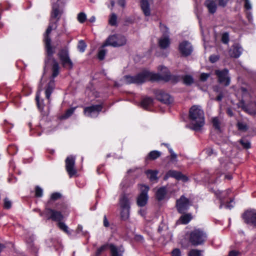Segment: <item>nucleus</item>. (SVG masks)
Here are the masks:
<instances>
[{"instance_id":"obj_62","label":"nucleus","mask_w":256,"mask_h":256,"mask_svg":"<svg viewBox=\"0 0 256 256\" xmlns=\"http://www.w3.org/2000/svg\"><path fill=\"white\" fill-rule=\"evenodd\" d=\"M238 252L235 250H232L230 252L228 256H237Z\"/></svg>"},{"instance_id":"obj_46","label":"nucleus","mask_w":256,"mask_h":256,"mask_svg":"<svg viewBox=\"0 0 256 256\" xmlns=\"http://www.w3.org/2000/svg\"><path fill=\"white\" fill-rule=\"evenodd\" d=\"M106 50L103 48L100 50L98 52V58L100 60H102L104 59L106 54Z\"/></svg>"},{"instance_id":"obj_53","label":"nucleus","mask_w":256,"mask_h":256,"mask_svg":"<svg viewBox=\"0 0 256 256\" xmlns=\"http://www.w3.org/2000/svg\"><path fill=\"white\" fill-rule=\"evenodd\" d=\"M106 245H104L99 248L96 252V256H99L100 254L106 250Z\"/></svg>"},{"instance_id":"obj_51","label":"nucleus","mask_w":256,"mask_h":256,"mask_svg":"<svg viewBox=\"0 0 256 256\" xmlns=\"http://www.w3.org/2000/svg\"><path fill=\"white\" fill-rule=\"evenodd\" d=\"M12 202L8 198H5L4 200V206L5 208L9 209L11 208Z\"/></svg>"},{"instance_id":"obj_41","label":"nucleus","mask_w":256,"mask_h":256,"mask_svg":"<svg viewBox=\"0 0 256 256\" xmlns=\"http://www.w3.org/2000/svg\"><path fill=\"white\" fill-rule=\"evenodd\" d=\"M35 196L37 198H41L43 196V190L38 186L35 188Z\"/></svg>"},{"instance_id":"obj_63","label":"nucleus","mask_w":256,"mask_h":256,"mask_svg":"<svg viewBox=\"0 0 256 256\" xmlns=\"http://www.w3.org/2000/svg\"><path fill=\"white\" fill-rule=\"evenodd\" d=\"M247 18L250 22L252 20V16L250 12H247Z\"/></svg>"},{"instance_id":"obj_16","label":"nucleus","mask_w":256,"mask_h":256,"mask_svg":"<svg viewBox=\"0 0 256 256\" xmlns=\"http://www.w3.org/2000/svg\"><path fill=\"white\" fill-rule=\"evenodd\" d=\"M155 95L156 98L161 102L170 104L173 101V98L167 93L162 90H156L155 92Z\"/></svg>"},{"instance_id":"obj_57","label":"nucleus","mask_w":256,"mask_h":256,"mask_svg":"<svg viewBox=\"0 0 256 256\" xmlns=\"http://www.w3.org/2000/svg\"><path fill=\"white\" fill-rule=\"evenodd\" d=\"M229 0H218V5L222 7H224Z\"/></svg>"},{"instance_id":"obj_20","label":"nucleus","mask_w":256,"mask_h":256,"mask_svg":"<svg viewBox=\"0 0 256 256\" xmlns=\"http://www.w3.org/2000/svg\"><path fill=\"white\" fill-rule=\"evenodd\" d=\"M210 14H214L217 10V4L214 0H206L204 4Z\"/></svg>"},{"instance_id":"obj_47","label":"nucleus","mask_w":256,"mask_h":256,"mask_svg":"<svg viewBox=\"0 0 256 256\" xmlns=\"http://www.w3.org/2000/svg\"><path fill=\"white\" fill-rule=\"evenodd\" d=\"M238 130L242 131H246L248 128L247 125L245 123L242 122H238Z\"/></svg>"},{"instance_id":"obj_43","label":"nucleus","mask_w":256,"mask_h":256,"mask_svg":"<svg viewBox=\"0 0 256 256\" xmlns=\"http://www.w3.org/2000/svg\"><path fill=\"white\" fill-rule=\"evenodd\" d=\"M218 89H219V87L218 86H216L214 88V91H215L217 92H220V94H218V95L216 98V100L220 102L222 100V98H224V94H222V92H220Z\"/></svg>"},{"instance_id":"obj_48","label":"nucleus","mask_w":256,"mask_h":256,"mask_svg":"<svg viewBox=\"0 0 256 256\" xmlns=\"http://www.w3.org/2000/svg\"><path fill=\"white\" fill-rule=\"evenodd\" d=\"M62 195L59 192L52 193L50 196V200H56L60 198Z\"/></svg>"},{"instance_id":"obj_29","label":"nucleus","mask_w":256,"mask_h":256,"mask_svg":"<svg viewBox=\"0 0 256 256\" xmlns=\"http://www.w3.org/2000/svg\"><path fill=\"white\" fill-rule=\"evenodd\" d=\"M212 124L213 127L218 132H221L220 129V120L218 117H214L212 118Z\"/></svg>"},{"instance_id":"obj_10","label":"nucleus","mask_w":256,"mask_h":256,"mask_svg":"<svg viewBox=\"0 0 256 256\" xmlns=\"http://www.w3.org/2000/svg\"><path fill=\"white\" fill-rule=\"evenodd\" d=\"M215 74L218 77V81L219 83L224 84L226 86H229L230 82V77L228 69L216 70H215Z\"/></svg>"},{"instance_id":"obj_56","label":"nucleus","mask_w":256,"mask_h":256,"mask_svg":"<svg viewBox=\"0 0 256 256\" xmlns=\"http://www.w3.org/2000/svg\"><path fill=\"white\" fill-rule=\"evenodd\" d=\"M219 59V56L216 55H212L210 56V60L211 62L214 63L218 61Z\"/></svg>"},{"instance_id":"obj_45","label":"nucleus","mask_w":256,"mask_h":256,"mask_svg":"<svg viewBox=\"0 0 256 256\" xmlns=\"http://www.w3.org/2000/svg\"><path fill=\"white\" fill-rule=\"evenodd\" d=\"M204 152L208 156H211L212 154L216 155V152L210 147L205 148Z\"/></svg>"},{"instance_id":"obj_7","label":"nucleus","mask_w":256,"mask_h":256,"mask_svg":"<svg viewBox=\"0 0 256 256\" xmlns=\"http://www.w3.org/2000/svg\"><path fill=\"white\" fill-rule=\"evenodd\" d=\"M126 39L125 36L121 34H114L109 36L105 42L102 44V47L104 48L108 46L113 47H119L126 44Z\"/></svg>"},{"instance_id":"obj_1","label":"nucleus","mask_w":256,"mask_h":256,"mask_svg":"<svg viewBox=\"0 0 256 256\" xmlns=\"http://www.w3.org/2000/svg\"><path fill=\"white\" fill-rule=\"evenodd\" d=\"M57 2L56 4H53L52 6V11L49 26L44 34V42L45 44V48L46 52V58L45 60V66H48L50 65L52 66V79L48 83L45 90L46 98L47 100V104H44V100L40 99V91H38L36 96V101L38 108L42 110L44 106L49 108L50 102V95L52 92L54 88L55 83L54 78L58 74L60 66L58 62L53 58V54L54 53V50L51 46V39L49 34L52 30L57 28L58 22L59 20L61 14L62 12V6H60Z\"/></svg>"},{"instance_id":"obj_13","label":"nucleus","mask_w":256,"mask_h":256,"mask_svg":"<svg viewBox=\"0 0 256 256\" xmlns=\"http://www.w3.org/2000/svg\"><path fill=\"white\" fill-rule=\"evenodd\" d=\"M102 109V104L92 105L84 108V114L88 117L96 118Z\"/></svg>"},{"instance_id":"obj_3","label":"nucleus","mask_w":256,"mask_h":256,"mask_svg":"<svg viewBox=\"0 0 256 256\" xmlns=\"http://www.w3.org/2000/svg\"><path fill=\"white\" fill-rule=\"evenodd\" d=\"M191 123L188 127L195 131L200 130L204 124V112L199 106H193L190 110Z\"/></svg>"},{"instance_id":"obj_30","label":"nucleus","mask_w":256,"mask_h":256,"mask_svg":"<svg viewBox=\"0 0 256 256\" xmlns=\"http://www.w3.org/2000/svg\"><path fill=\"white\" fill-rule=\"evenodd\" d=\"M133 184L134 182L130 181L128 178H124L120 183V187L122 190H124Z\"/></svg>"},{"instance_id":"obj_38","label":"nucleus","mask_w":256,"mask_h":256,"mask_svg":"<svg viewBox=\"0 0 256 256\" xmlns=\"http://www.w3.org/2000/svg\"><path fill=\"white\" fill-rule=\"evenodd\" d=\"M202 250H198L196 249H193L190 251L188 256H202Z\"/></svg>"},{"instance_id":"obj_34","label":"nucleus","mask_w":256,"mask_h":256,"mask_svg":"<svg viewBox=\"0 0 256 256\" xmlns=\"http://www.w3.org/2000/svg\"><path fill=\"white\" fill-rule=\"evenodd\" d=\"M192 218V215L190 214H188L182 216L180 218V220L182 224H187L190 222Z\"/></svg>"},{"instance_id":"obj_37","label":"nucleus","mask_w":256,"mask_h":256,"mask_svg":"<svg viewBox=\"0 0 256 256\" xmlns=\"http://www.w3.org/2000/svg\"><path fill=\"white\" fill-rule=\"evenodd\" d=\"M117 16L115 14H112L108 20L109 24L110 26H114L116 25Z\"/></svg>"},{"instance_id":"obj_64","label":"nucleus","mask_w":256,"mask_h":256,"mask_svg":"<svg viewBox=\"0 0 256 256\" xmlns=\"http://www.w3.org/2000/svg\"><path fill=\"white\" fill-rule=\"evenodd\" d=\"M233 201H234V200H230V203H229V204H226V205L225 206L226 208H229V209H231L232 208H233V207H234V206L230 204V203L233 202Z\"/></svg>"},{"instance_id":"obj_18","label":"nucleus","mask_w":256,"mask_h":256,"mask_svg":"<svg viewBox=\"0 0 256 256\" xmlns=\"http://www.w3.org/2000/svg\"><path fill=\"white\" fill-rule=\"evenodd\" d=\"M229 190L221 192L219 190L214 192L215 195L220 201V208H222L225 202V198L228 196Z\"/></svg>"},{"instance_id":"obj_28","label":"nucleus","mask_w":256,"mask_h":256,"mask_svg":"<svg viewBox=\"0 0 256 256\" xmlns=\"http://www.w3.org/2000/svg\"><path fill=\"white\" fill-rule=\"evenodd\" d=\"M153 102V100L149 97H146L144 98L141 102L142 106L145 108L147 109L152 104Z\"/></svg>"},{"instance_id":"obj_21","label":"nucleus","mask_w":256,"mask_h":256,"mask_svg":"<svg viewBox=\"0 0 256 256\" xmlns=\"http://www.w3.org/2000/svg\"><path fill=\"white\" fill-rule=\"evenodd\" d=\"M140 3L141 9L145 16H150V9L148 1V0H141Z\"/></svg>"},{"instance_id":"obj_26","label":"nucleus","mask_w":256,"mask_h":256,"mask_svg":"<svg viewBox=\"0 0 256 256\" xmlns=\"http://www.w3.org/2000/svg\"><path fill=\"white\" fill-rule=\"evenodd\" d=\"M112 256H122L124 252V250L122 248L116 246L114 244H110V246Z\"/></svg>"},{"instance_id":"obj_12","label":"nucleus","mask_w":256,"mask_h":256,"mask_svg":"<svg viewBox=\"0 0 256 256\" xmlns=\"http://www.w3.org/2000/svg\"><path fill=\"white\" fill-rule=\"evenodd\" d=\"M76 157L72 156H68L66 158V169L70 178L74 176L77 170L75 168Z\"/></svg>"},{"instance_id":"obj_15","label":"nucleus","mask_w":256,"mask_h":256,"mask_svg":"<svg viewBox=\"0 0 256 256\" xmlns=\"http://www.w3.org/2000/svg\"><path fill=\"white\" fill-rule=\"evenodd\" d=\"M244 222L254 228H256V210H252L246 211L242 214Z\"/></svg>"},{"instance_id":"obj_60","label":"nucleus","mask_w":256,"mask_h":256,"mask_svg":"<svg viewBox=\"0 0 256 256\" xmlns=\"http://www.w3.org/2000/svg\"><path fill=\"white\" fill-rule=\"evenodd\" d=\"M118 4L120 6L124 8L126 6V0H118Z\"/></svg>"},{"instance_id":"obj_39","label":"nucleus","mask_w":256,"mask_h":256,"mask_svg":"<svg viewBox=\"0 0 256 256\" xmlns=\"http://www.w3.org/2000/svg\"><path fill=\"white\" fill-rule=\"evenodd\" d=\"M86 45L84 40H80L79 41L78 46V48L80 52H84L86 50Z\"/></svg>"},{"instance_id":"obj_36","label":"nucleus","mask_w":256,"mask_h":256,"mask_svg":"<svg viewBox=\"0 0 256 256\" xmlns=\"http://www.w3.org/2000/svg\"><path fill=\"white\" fill-rule=\"evenodd\" d=\"M160 28L163 34V36H168L169 31L168 28L164 24L160 23Z\"/></svg>"},{"instance_id":"obj_17","label":"nucleus","mask_w":256,"mask_h":256,"mask_svg":"<svg viewBox=\"0 0 256 256\" xmlns=\"http://www.w3.org/2000/svg\"><path fill=\"white\" fill-rule=\"evenodd\" d=\"M178 49L181 54L186 56L190 55L193 50V48L190 43L186 40L180 44Z\"/></svg>"},{"instance_id":"obj_2","label":"nucleus","mask_w":256,"mask_h":256,"mask_svg":"<svg viewBox=\"0 0 256 256\" xmlns=\"http://www.w3.org/2000/svg\"><path fill=\"white\" fill-rule=\"evenodd\" d=\"M158 69L160 72V74L144 70L134 76H124L122 80L124 84H139L148 80L158 81L163 80L165 82H168L172 78L176 79V82L178 81V78L170 76L167 68L161 66L158 67Z\"/></svg>"},{"instance_id":"obj_14","label":"nucleus","mask_w":256,"mask_h":256,"mask_svg":"<svg viewBox=\"0 0 256 256\" xmlns=\"http://www.w3.org/2000/svg\"><path fill=\"white\" fill-rule=\"evenodd\" d=\"M190 205L189 199L182 196L176 200V206L178 212L180 214L184 213Z\"/></svg>"},{"instance_id":"obj_59","label":"nucleus","mask_w":256,"mask_h":256,"mask_svg":"<svg viewBox=\"0 0 256 256\" xmlns=\"http://www.w3.org/2000/svg\"><path fill=\"white\" fill-rule=\"evenodd\" d=\"M104 226L105 227H108L110 226L109 222L106 218V216H104Z\"/></svg>"},{"instance_id":"obj_4","label":"nucleus","mask_w":256,"mask_h":256,"mask_svg":"<svg viewBox=\"0 0 256 256\" xmlns=\"http://www.w3.org/2000/svg\"><path fill=\"white\" fill-rule=\"evenodd\" d=\"M34 210L38 212L40 216L44 217L48 220H52L53 221L58 222V226L60 228L68 234H70L68 230V226L64 223L61 222L64 218V216L61 212L48 208L47 206L43 212H41L39 210Z\"/></svg>"},{"instance_id":"obj_23","label":"nucleus","mask_w":256,"mask_h":256,"mask_svg":"<svg viewBox=\"0 0 256 256\" xmlns=\"http://www.w3.org/2000/svg\"><path fill=\"white\" fill-rule=\"evenodd\" d=\"M145 172L150 181L152 182H156L158 181V178L157 175L158 172V170H148Z\"/></svg>"},{"instance_id":"obj_49","label":"nucleus","mask_w":256,"mask_h":256,"mask_svg":"<svg viewBox=\"0 0 256 256\" xmlns=\"http://www.w3.org/2000/svg\"><path fill=\"white\" fill-rule=\"evenodd\" d=\"M222 41L224 44H228L229 42V36L228 33L225 32L222 34Z\"/></svg>"},{"instance_id":"obj_55","label":"nucleus","mask_w":256,"mask_h":256,"mask_svg":"<svg viewBox=\"0 0 256 256\" xmlns=\"http://www.w3.org/2000/svg\"><path fill=\"white\" fill-rule=\"evenodd\" d=\"M244 8L247 10H251L252 8V4L250 0H244Z\"/></svg>"},{"instance_id":"obj_6","label":"nucleus","mask_w":256,"mask_h":256,"mask_svg":"<svg viewBox=\"0 0 256 256\" xmlns=\"http://www.w3.org/2000/svg\"><path fill=\"white\" fill-rule=\"evenodd\" d=\"M240 90L242 94L241 104L242 108L250 114H256V102L251 101L248 103V100H250V96L246 88L242 87Z\"/></svg>"},{"instance_id":"obj_44","label":"nucleus","mask_w":256,"mask_h":256,"mask_svg":"<svg viewBox=\"0 0 256 256\" xmlns=\"http://www.w3.org/2000/svg\"><path fill=\"white\" fill-rule=\"evenodd\" d=\"M75 109V108H72L68 110L66 113L63 116H62V118H67L70 117L74 113Z\"/></svg>"},{"instance_id":"obj_9","label":"nucleus","mask_w":256,"mask_h":256,"mask_svg":"<svg viewBox=\"0 0 256 256\" xmlns=\"http://www.w3.org/2000/svg\"><path fill=\"white\" fill-rule=\"evenodd\" d=\"M58 57L64 68L71 70L73 68V62L70 59L68 50L66 48L61 50L58 54Z\"/></svg>"},{"instance_id":"obj_22","label":"nucleus","mask_w":256,"mask_h":256,"mask_svg":"<svg viewBox=\"0 0 256 256\" xmlns=\"http://www.w3.org/2000/svg\"><path fill=\"white\" fill-rule=\"evenodd\" d=\"M120 206L121 209H130V202L128 196L126 194L122 195L119 200Z\"/></svg>"},{"instance_id":"obj_52","label":"nucleus","mask_w":256,"mask_h":256,"mask_svg":"<svg viewBox=\"0 0 256 256\" xmlns=\"http://www.w3.org/2000/svg\"><path fill=\"white\" fill-rule=\"evenodd\" d=\"M210 76V74L202 73L200 76V79L202 82H206Z\"/></svg>"},{"instance_id":"obj_24","label":"nucleus","mask_w":256,"mask_h":256,"mask_svg":"<svg viewBox=\"0 0 256 256\" xmlns=\"http://www.w3.org/2000/svg\"><path fill=\"white\" fill-rule=\"evenodd\" d=\"M170 40L169 36H163L160 38L158 40V44L161 48L165 49L169 46Z\"/></svg>"},{"instance_id":"obj_35","label":"nucleus","mask_w":256,"mask_h":256,"mask_svg":"<svg viewBox=\"0 0 256 256\" xmlns=\"http://www.w3.org/2000/svg\"><path fill=\"white\" fill-rule=\"evenodd\" d=\"M164 145L168 148V150L170 154L171 160L174 161H177V155L174 153L172 149L170 146L169 144H166Z\"/></svg>"},{"instance_id":"obj_25","label":"nucleus","mask_w":256,"mask_h":256,"mask_svg":"<svg viewBox=\"0 0 256 256\" xmlns=\"http://www.w3.org/2000/svg\"><path fill=\"white\" fill-rule=\"evenodd\" d=\"M166 187L162 186L159 188L156 193V199L158 201L163 200L166 196Z\"/></svg>"},{"instance_id":"obj_31","label":"nucleus","mask_w":256,"mask_h":256,"mask_svg":"<svg viewBox=\"0 0 256 256\" xmlns=\"http://www.w3.org/2000/svg\"><path fill=\"white\" fill-rule=\"evenodd\" d=\"M182 80L184 83L187 86L191 85L194 82L193 77L192 76L188 74L182 77Z\"/></svg>"},{"instance_id":"obj_61","label":"nucleus","mask_w":256,"mask_h":256,"mask_svg":"<svg viewBox=\"0 0 256 256\" xmlns=\"http://www.w3.org/2000/svg\"><path fill=\"white\" fill-rule=\"evenodd\" d=\"M136 240L137 241L143 242L144 241V237L141 235H136Z\"/></svg>"},{"instance_id":"obj_40","label":"nucleus","mask_w":256,"mask_h":256,"mask_svg":"<svg viewBox=\"0 0 256 256\" xmlns=\"http://www.w3.org/2000/svg\"><path fill=\"white\" fill-rule=\"evenodd\" d=\"M240 142L242 146L245 148H248L250 147V142L246 139L244 138H242L240 140Z\"/></svg>"},{"instance_id":"obj_58","label":"nucleus","mask_w":256,"mask_h":256,"mask_svg":"<svg viewBox=\"0 0 256 256\" xmlns=\"http://www.w3.org/2000/svg\"><path fill=\"white\" fill-rule=\"evenodd\" d=\"M178 180H182L183 182H187L188 180V178L184 175H183L181 172L180 174V178H178Z\"/></svg>"},{"instance_id":"obj_32","label":"nucleus","mask_w":256,"mask_h":256,"mask_svg":"<svg viewBox=\"0 0 256 256\" xmlns=\"http://www.w3.org/2000/svg\"><path fill=\"white\" fill-rule=\"evenodd\" d=\"M130 209H121L120 217L122 220H126L129 218Z\"/></svg>"},{"instance_id":"obj_50","label":"nucleus","mask_w":256,"mask_h":256,"mask_svg":"<svg viewBox=\"0 0 256 256\" xmlns=\"http://www.w3.org/2000/svg\"><path fill=\"white\" fill-rule=\"evenodd\" d=\"M83 228L81 225H78V228L76 230V232L77 234L82 233V235L86 236V234L88 233L86 231H83Z\"/></svg>"},{"instance_id":"obj_54","label":"nucleus","mask_w":256,"mask_h":256,"mask_svg":"<svg viewBox=\"0 0 256 256\" xmlns=\"http://www.w3.org/2000/svg\"><path fill=\"white\" fill-rule=\"evenodd\" d=\"M172 256H181V252L180 249H174L172 252Z\"/></svg>"},{"instance_id":"obj_8","label":"nucleus","mask_w":256,"mask_h":256,"mask_svg":"<svg viewBox=\"0 0 256 256\" xmlns=\"http://www.w3.org/2000/svg\"><path fill=\"white\" fill-rule=\"evenodd\" d=\"M206 234L200 229H196L190 234V241L194 246L202 244L206 240Z\"/></svg>"},{"instance_id":"obj_5","label":"nucleus","mask_w":256,"mask_h":256,"mask_svg":"<svg viewBox=\"0 0 256 256\" xmlns=\"http://www.w3.org/2000/svg\"><path fill=\"white\" fill-rule=\"evenodd\" d=\"M220 170L216 172V174L218 175L215 179V176H212L210 178V182L217 183L218 181V178L220 177L222 174H224V179L228 180H231L232 178V176L230 173L224 174V172L228 170L232 164L230 162L229 159L226 158H222L220 159Z\"/></svg>"},{"instance_id":"obj_11","label":"nucleus","mask_w":256,"mask_h":256,"mask_svg":"<svg viewBox=\"0 0 256 256\" xmlns=\"http://www.w3.org/2000/svg\"><path fill=\"white\" fill-rule=\"evenodd\" d=\"M140 193L137 198V204L140 207L144 206L148 202V192L149 187L148 186L140 184Z\"/></svg>"},{"instance_id":"obj_42","label":"nucleus","mask_w":256,"mask_h":256,"mask_svg":"<svg viewBox=\"0 0 256 256\" xmlns=\"http://www.w3.org/2000/svg\"><path fill=\"white\" fill-rule=\"evenodd\" d=\"M86 19V16L85 13L81 12L78 15V20L80 23H84Z\"/></svg>"},{"instance_id":"obj_19","label":"nucleus","mask_w":256,"mask_h":256,"mask_svg":"<svg viewBox=\"0 0 256 256\" xmlns=\"http://www.w3.org/2000/svg\"><path fill=\"white\" fill-rule=\"evenodd\" d=\"M242 48L238 44H234L230 50V55L231 57L238 58L242 54Z\"/></svg>"},{"instance_id":"obj_33","label":"nucleus","mask_w":256,"mask_h":256,"mask_svg":"<svg viewBox=\"0 0 256 256\" xmlns=\"http://www.w3.org/2000/svg\"><path fill=\"white\" fill-rule=\"evenodd\" d=\"M160 155L161 152H160L158 150H152L149 153L147 158L154 160L160 157Z\"/></svg>"},{"instance_id":"obj_27","label":"nucleus","mask_w":256,"mask_h":256,"mask_svg":"<svg viewBox=\"0 0 256 256\" xmlns=\"http://www.w3.org/2000/svg\"><path fill=\"white\" fill-rule=\"evenodd\" d=\"M180 172L174 170H169L164 176V180H166L170 177H172L176 178V180H178L180 178Z\"/></svg>"}]
</instances>
